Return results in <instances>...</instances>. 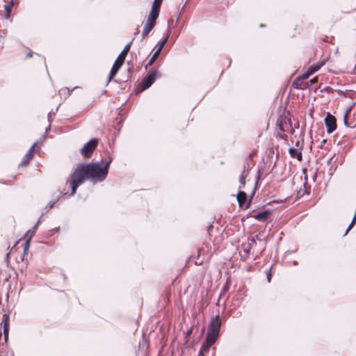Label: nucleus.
I'll use <instances>...</instances> for the list:
<instances>
[{"label": "nucleus", "instance_id": "nucleus-1", "mask_svg": "<svg viewBox=\"0 0 356 356\" xmlns=\"http://www.w3.org/2000/svg\"><path fill=\"white\" fill-rule=\"evenodd\" d=\"M111 162V160L79 164L72 171L69 178H105L108 175Z\"/></svg>", "mask_w": 356, "mask_h": 356}, {"label": "nucleus", "instance_id": "nucleus-2", "mask_svg": "<svg viewBox=\"0 0 356 356\" xmlns=\"http://www.w3.org/2000/svg\"><path fill=\"white\" fill-rule=\"evenodd\" d=\"M131 45V42H130L129 43L127 44L124 46V47L122 49V51H121V53L119 54V56L116 58V60H115V63H114V64H113V67H112V68H111V70L110 71L107 83L108 82H110L113 79V77L117 74V73L118 72L120 68L121 67V66L124 63V61L125 60V58H126L128 52L130 50Z\"/></svg>", "mask_w": 356, "mask_h": 356}, {"label": "nucleus", "instance_id": "nucleus-3", "mask_svg": "<svg viewBox=\"0 0 356 356\" xmlns=\"http://www.w3.org/2000/svg\"><path fill=\"white\" fill-rule=\"evenodd\" d=\"M221 327V322L219 316L213 317L209 325L207 337L211 339V343H214L219 335Z\"/></svg>", "mask_w": 356, "mask_h": 356}, {"label": "nucleus", "instance_id": "nucleus-4", "mask_svg": "<svg viewBox=\"0 0 356 356\" xmlns=\"http://www.w3.org/2000/svg\"><path fill=\"white\" fill-rule=\"evenodd\" d=\"M85 179H67L65 181L64 188L60 190V193L62 195L72 196L76 193V190L82 184Z\"/></svg>", "mask_w": 356, "mask_h": 356}, {"label": "nucleus", "instance_id": "nucleus-5", "mask_svg": "<svg viewBox=\"0 0 356 356\" xmlns=\"http://www.w3.org/2000/svg\"><path fill=\"white\" fill-rule=\"evenodd\" d=\"M161 76V73L156 70H152L148 73V74L143 78L140 83V88L142 90L149 88L155 81L156 78Z\"/></svg>", "mask_w": 356, "mask_h": 356}, {"label": "nucleus", "instance_id": "nucleus-6", "mask_svg": "<svg viewBox=\"0 0 356 356\" xmlns=\"http://www.w3.org/2000/svg\"><path fill=\"white\" fill-rule=\"evenodd\" d=\"M98 144V140L96 138L90 139L88 143H86L83 147L81 149V154L86 157L89 158L91 156L94 149L96 148Z\"/></svg>", "mask_w": 356, "mask_h": 356}, {"label": "nucleus", "instance_id": "nucleus-7", "mask_svg": "<svg viewBox=\"0 0 356 356\" xmlns=\"http://www.w3.org/2000/svg\"><path fill=\"white\" fill-rule=\"evenodd\" d=\"M158 17L159 16H156L153 13L149 14L147 20L143 27V30L141 34L142 40H143L149 34L150 31L154 26Z\"/></svg>", "mask_w": 356, "mask_h": 356}, {"label": "nucleus", "instance_id": "nucleus-8", "mask_svg": "<svg viewBox=\"0 0 356 356\" xmlns=\"http://www.w3.org/2000/svg\"><path fill=\"white\" fill-rule=\"evenodd\" d=\"M39 221L37 222V224L33 227V230L29 229L26 232V233L24 235V239L26 240V244L24 248V253L26 252L28 250L29 245H30V241L35 232V229L37 228V226L38 225Z\"/></svg>", "mask_w": 356, "mask_h": 356}, {"label": "nucleus", "instance_id": "nucleus-9", "mask_svg": "<svg viewBox=\"0 0 356 356\" xmlns=\"http://www.w3.org/2000/svg\"><path fill=\"white\" fill-rule=\"evenodd\" d=\"M325 124L327 128L328 134H331L334 131V115L330 113H327L326 117L324 119Z\"/></svg>", "mask_w": 356, "mask_h": 356}, {"label": "nucleus", "instance_id": "nucleus-10", "mask_svg": "<svg viewBox=\"0 0 356 356\" xmlns=\"http://www.w3.org/2000/svg\"><path fill=\"white\" fill-rule=\"evenodd\" d=\"M9 316L8 314L3 315L2 323H3V333L4 338L6 340L8 336V330H9Z\"/></svg>", "mask_w": 356, "mask_h": 356}, {"label": "nucleus", "instance_id": "nucleus-11", "mask_svg": "<svg viewBox=\"0 0 356 356\" xmlns=\"http://www.w3.org/2000/svg\"><path fill=\"white\" fill-rule=\"evenodd\" d=\"M163 0H154L149 13L159 16Z\"/></svg>", "mask_w": 356, "mask_h": 356}, {"label": "nucleus", "instance_id": "nucleus-12", "mask_svg": "<svg viewBox=\"0 0 356 356\" xmlns=\"http://www.w3.org/2000/svg\"><path fill=\"white\" fill-rule=\"evenodd\" d=\"M289 152L291 157L296 158L298 161L302 160V153L298 149L291 147L289 149Z\"/></svg>", "mask_w": 356, "mask_h": 356}, {"label": "nucleus", "instance_id": "nucleus-13", "mask_svg": "<svg viewBox=\"0 0 356 356\" xmlns=\"http://www.w3.org/2000/svg\"><path fill=\"white\" fill-rule=\"evenodd\" d=\"M307 85V83L302 81L301 79L298 78H296L292 83V86L296 89H305Z\"/></svg>", "mask_w": 356, "mask_h": 356}, {"label": "nucleus", "instance_id": "nucleus-14", "mask_svg": "<svg viewBox=\"0 0 356 356\" xmlns=\"http://www.w3.org/2000/svg\"><path fill=\"white\" fill-rule=\"evenodd\" d=\"M269 216V212L268 211H264L257 213L254 216V218L258 220L259 221L264 222L267 220Z\"/></svg>", "mask_w": 356, "mask_h": 356}, {"label": "nucleus", "instance_id": "nucleus-15", "mask_svg": "<svg viewBox=\"0 0 356 356\" xmlns=\"http://www.w3.org/2000/svg\"><path fill=\"white\" fill-rule=\"evenodd\" d=\"M237 200L240 207H242L246 201V193L240 191L237 194Z\"/></svg>", "mask_w": 356, "mask_h": 356}, {"label": "nucleus", "instance_id": "nucleus-16", "mask_svg": "<svg viewBox=\"0 0 356 356\" xmlns=\"http://www.w3.org/2000/svg\"><path fill=\"white\" fill-rule=\"evenodd\" d=\"M170 33H168V34L163 38L161 40L157 42V52H160L162 51L163 47L165 46V44H166V42H168V40L169 38V36H170Z\"/></svg>", "mask_w": 356, "mask_h": 356}, {"label": "nucleus", "instance_id": "nucleus-17", "mask_svg": "<svg viewBox=\"0 0 356 356\" xmlns=\"http://www.w3.org/2000/svg\"><path fill=\"white\" fill-rule=\"evenodd\" d=\"M159 54H160V52H159V51L157 52V51L156 50V51L153 54V55L149 60L148 63L145 66V70H147L149 66H151L155 62V60L159 57Z\"/></svg>", "mask_w": 356, "mask_h": 356}, {"label": "nucleus", "instance_id": "nucleus-18", "mask_svg": "<svg viewBox=\"0 0 356 356\" xmlns=\"http://www.w3.org/2000/svg\"><path fill=\"white\" fill-rule=\"evenodd\" d=\"M211 339L209 338H207L206 337V341L204 344H202V347H201V349H200V351H202L203 353H206V352H208L210 347L213 344V343H211Z\"/></svg>", "mask_w": 356, "mask_h": 356}, {"label": "nucleus", "instance_id": "nucleus-19", "mask_svg": "<svg viewBox=\"0 0 356 356\" xmlns=\"http://www.w3.org/2000/svg\"><path fill=\"white\" fill-rule=\"evenodd\" d=\"M324 65V61L321 62V63H317V64H315V65H312L309 68V70L310 71V74H314L316 72H317L320 68L321 67Z\"/></svg>", "mask_w": 356, "mask_h": 356}, {"label": "nucleus", "instance_id": "nucleus-20", "mask_svg": "<svg viewBox=\"0 0 356 356\" xmlns=\"http://www.w3.org/2000/svg\"><path fill=\"white\" fill-rule=\"evenodd\" d=\"M327 143V139H323L321 142V148L322 149L323 152L322 154H324V151H330L331 149V143H329L327 146L325 147V145Z\"/></svg>", "mask_w": 356, "mask_h": 356}, {"label": "nucleus", "instance_id": "nucleus-21", "mask_svg": "<svg viewBox=\"0 0 356 356\" xmlns=\"http://www.w3.org/2000/svg\"><path fill=\"white\" fill-rule=\"evenodd\" d=\"M33 158L30 154H26L19 164V165H25L29 163V161Z\"/></svg>", "mask_w": 356, "mask_h": 356}, {"label": "nucleus", "instance_id": "nucleus-22", "mask_svg": "<svg viewBox=\"0 0 356 356\" xmlns=\"http://www.w3.org/2000/svg\"><path fill=\"white\" fill-rule=\"evenodd\" d=\"M13 6V0H10L8 4L4 6V9L7 13V15H8L9 13H10Z\"/></svg>", "mask_w": 356, "mask_h": 356}, {"label": "nucleus", "instance_id": "nucleus-23", "mask_svg": "<svg viewBox=\"0 0 356 356\" xmlns=\"http://www.w3.org/2000/svg\"><path fill=\"white\" fill-rule=\"evenodd\" d=\"M312 74H310V71L308 70L305 73H304L301 76L298 77V79H300L302 81H305L306 79H307L309 76H311Z\"/></svg>", "mask_w": 356, "mask_h": 356}, {"label": "nucleus", "instance_id": "nucleus-24", "mask_svg": "<svg viewBox=\"0 0 356 356\" xmlns=\"http://www.w3.org/2000/svg\"><path fill=\"white\" fill-rule=\"evenodd\" d=\"M307 191L305 188V187L302 189V188H300V190L298 191V193H297V195L298 197H302L305 193H307Z\"/></svg>", "mask_w": 356, "mask_h": 356}, {"label": "nucleus", "instance_id": "nucleus-25", "mask_svg": "<svg viewBox=\"0 0 356 356\" xmlns=\"http://www.w3.org/2000/svg\"><path fill=\"white\" fill-rule=\"evenodd\" d=\"M38 144V142H35L31 147V148L29 149L28 152L26 154H30L32 156H33V151H34V148Z\"/></svg>", "mask_w": 356, "mask_h": 356}, {"label": "nucleus", "instance_id": "nucleus-26", "mask_svg": "<svg viewBox=\"0 0 356 356\" xmlns=\"http://www.w3.org/2000/svg\"><path fill=\"white\" fill-rule=\"evenodd\" d=\"M58 111V108L56 109V111H53L51 110L49 113H48V121L49 122H51V115H54L56 112Z\"/></svg>", "mask_w": 356, "mask_h": 356}, {"label": "nucleus", "instance_id": "nucleus-27", "mask_svg": "<svg viewBox=\"0 0 356 356\" xmlns=\"http://www.w3.org/2000/svg\"><path fill=\"white\" fill-rule=\"evenodd\" d=\"M58 197L56 200H54V201L49 202L47 204V207H48L49 209L52 208L54 207V205L55 204V203L58 201Z\"/></svg>", "mask_w": 356, "mask_h": 356}, {"label": "nucleus", "instance_id": "nucleus-28", "mask_svg": "<svg viewBox=\"0 0 356 356\" xmlns=\"http://www.w3.org/2000/svg\"><path fill=\"white\" fill-rule=\"evenodd\" d=\"M266 277H267V281L268 282H270V280H271V273H270V270H269L267 273V275H266Z\"/></svg>", "mask_w": 356, "mask_h": 356}, {"label": "nucleus", "instance_id": "nucleus-29", "mask_svg": "<svg viewBox=\"0 0 356 356\" xmlns=\"http://www.w3.org/2000/svg\"><path fill=\"white\" fill-rule=\"evenodd\" d=\"M240 180H241V186H240V188H241L242 187H245V179H240Z\"/></svg>", "mask_w": 356, "mask_h": 356}, {"label": "nucleus", "instance_id": "nucleus-30", "mask_svg": "<svg viewBox=\"0 0 356 356\" xmlns=\"http://www.w3.org/2000/svg\"><path fill=\"white\" fill-rule=\"evenodd\" d=\"M103 179H91L92 181V183L93 185L96 184L98 181H102Z\"/></svg>", "mask_w": 356, "mask_h": 356}, {"label": "nucleus", "instance_id": "nucleus-31", "mask_svg": "<svg viewBox=\"0 0 356 356\" xmlns=\"http://www.w3.org/2000/svg\"><path fill=\"white\" fill-rule=\"evenodd\" d=\"M248 173H245V172H243L241 175L240 176L239 178H241V179H243V178H246V177H248Z\"/></svg>", "mask_w": 356, "mask_h": 356}, {"label": "nucleus", "instance_id": "nucleus-32", "mask_svg": "<svg viewBox=\"0 0 356 356\" xmlns=\"http://www.w3.org/2000/svg\"><path fill=\"white\" fill-rule=\"evenodd\" d=\"M334 157V156H331L330 157L327 158V164L329 165L332 159V158Z\"/></svg>", "mask_w": 356, "mask_h": 356}, {"label": "nucleus", "instance_id": "nucleus-33", "mask_svg": "<svg viewBox=\"0 0 356 356\" xmlns=\"http://www.w3.org/2000/svg\"><path fill=\"white\" fill-rule=\"evenodd\" d=\"M192 328H191L188 332H187V334H186V336L188 337L189 335L191 334L192 333Z\"/></svg>", "mask_w": 356, "mask_h": 356}, {"label": "nucleus", "instance_id": "nucleus-34", "mask_svg": "<svg viewBox=\"0 0 356 356\" xmlns=\"http://www.w3.org/2000/svg\"><path fill=\"white\" fill-rule=\"evenodd\" d=\"M33 55V51H29L28 54H27V57H31Z\"/></svg>", "mask_w": 356, "mask_h": 356}, {"label": "nucleus", "instance_id": "nucleus-35", "mask_svg": "<svg viewBox=\"0 0 356 356\" xmlns=\"http://www.w3.org/2000/svg\"><path fill=\"white\" fill-rule=\"evenodd\" d=\"M198 356H204V353H203L202 351H200V352H199V353H198Z\"/></svg>", "mask_w": 356, "mask_h": 356}, {"label": "nucleus", "instance_id": "nucleus-36", "mask_svg": "<svg viewBox=\"0 0 356 356\" xmlns=\"http://www.w3.org/2000/svg\"><path fill=\"white\" fill-rule=\"evenodd\" d=\"M334 91L336 92H343V90H341V89H334Z\"/></svg>", "mask_w": 356, "mask_h": 356}, {"label": "nucleus", "instance_id": "nucleus-37", "mask_svg": "<svg viewBox=\"0 0 356 356\" xmlns=\"http://www.w3.org/2000/svg\"><path fill=\"white\" fill-rule=\"evenodd\" d=\"M279 129L281 131H284V129L282 125H280Z\"/></svg>", "mask_w": 356, "mask_h": 356}, {"label": "nucleus", "instance_id": "nucleus-38", "mask_svg": "<svg viewBox=\"0 0 356 356\" xmlns=\"http://www.w3.org/2000/svg\"><path fill=\"white\" fill-rule=\"evenodd\" d=\"M346 118H347V115H344V123H345V124H347V120H346Z\"/></svg>", "mask_w": 356, "mask_h": 356}, {"label": "nucleus", "instance_id": "nucleus-39", "mask_svg": "<svg viewBox=\"0 0 356 356\" xmlns=\"http://www.w3.org/2000/svg\"><path fill=\"white\" fill-rule=\"evenodd\" d=\"M309 81H310V83H311L312 84H313V83H315L316 79H311Z\"/></svg>", "mask_w": 356, "mask_h": 356}, {"label": "nucleus", "instance_id": "nucleus-40", "mask_svg": "<svg viewBox=\"0 0 356 356\" xmlns=\"http://www.w3.org/2000/svg\"><path fill=\"white\" fill-rule=\"evenodd\" d=\"M244 251H245V253L246 254H248V253H249V252H250V250H249V249H245V250H244Z\"/></svg>", "mask_w": 356, "mask_h": 356}, {"label": "nucleus", "instance_id": "nucleus-41", "mask_svg": "<svg viewBox=\"0 0 356 356\" xmlns=\"http://www.w3.org/2000/svg\"><path fill=\"white\" fill-rule=\"evenodd\" d=\"M50 124L49 125V127L47 128H46V132H47L49 130H50Z\"/></svg>", "mask_w": 356, "mask_h": 356}, {"label": "nucleus", "instance_id": "nucleus-42", "mask_svg": "<svg viewBox=\"0 0 356 356\" xmlns=\"http://www.w3.org/2000/svg\"><path fill=\"white\" fill-rule=\"evenodd\" d=\"M70 92H70V89H69V88H67V94H68V95H70Z\"/></svg>", "mask_w": 356, "mask_h": 356}, {"label": "nucleus", "instance_id": "nucleus-43", "mask_svg": "<svg viewBox=\"0 0 356 356\" xmlns=\"http://www.w3.org/2000/svg\"><path fill=\"white\" fill-rule=\"evenodd\" d=\"M257 184V181H255V182L254 183V188L256 187Z\"/></svg>", "mask_w": 356, "mask_h": 356}, {"label": "nucleus", "instance_id": "nucleus-44", "mask_svg": "<svg viewBox=\"0 0 356 356\" xmlns=\"http://www.w3.org/2000/svg\"><path fill=\"white\" fill-rule=\"evenodd\" d=\"M256 178L259 179V178H260V176H259V175H257V176L256 177Z\"/></svg>", "mask_w": 356, "mask_h": 356}, {"label": "nucleus", "instance_id": "nucleus-45", "mask_svg": "<svg viewBox=\"0 0 356 356\" xmlns=\"http://www.w3.org/2000/svg\"><path fill=\"white\" fill-rule=\"evenodd\" d=\"M293 131H293V129H291V134H292L293 133Z\"/></svg>", "mask_w": 356, "mask_h": 356}, {"label": "nucleus", "instance_id": "nucleus-46", "mask_svg": "<svg viewBox=\"0 0 356 356\" xmlns=\"http://www.w3.org/2000/svg\"><path fill=\"white\" fill-rule=\"evenodd\" d=\"M293 264H294V265H296V264H297V261H295L293 262Z\"/></svg>", "mask_w": 356, "mask_h": 356}]
</instances>
